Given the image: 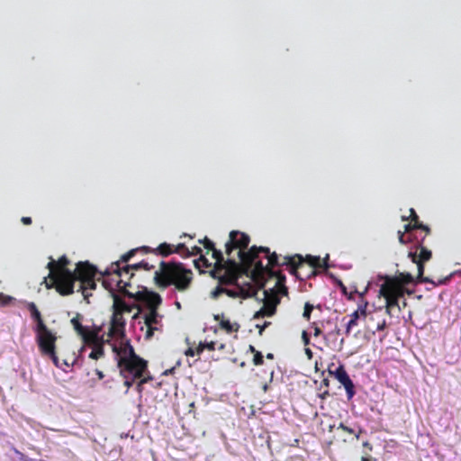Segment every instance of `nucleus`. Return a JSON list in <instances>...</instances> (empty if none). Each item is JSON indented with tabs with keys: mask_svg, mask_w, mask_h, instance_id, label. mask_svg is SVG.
<instances>
[{
	"mask_svg": "<svg viewBox=\"0 0 461 461\" xmlns=\"http://www.w3.org/2000/svg\"><path fill=\"white\" fill-rule=\"evenodd\" d=\"M250 242V238L248 234L239 230H231L230 232V240L225 244V252L229 256V263L232 267H237L238 262L235 257H231L233 251L239 249L236 253L238 259L248 268H254L256 270L263 271L266 266L263 264V259L260 257L261 253L265 254L267 258L268 264L274 266H287L291 268L303 267L304 258L300 254L294 256H286L284 258V262L279 261V256L276 253L270 252L267 247L252 246L250 249L244 250L248 248Z\"/></svg>",
	"mask_w": 461,
	"mask_h": 461,
	"instance_id": "obj_1",
	"label": "nucleus"
},
{
	"mask_svg": "<svg viewBox=\"0 0 461 461\" xmlns=\"http://www.w3.org/2000/svg\"><path fill=\"white\" fill-rule=\"evenodd\" d=\"M68 264V258L63 255L59 258L58 263L50 258V262L47 265V267L50 270V275L53 276L56 282L57 292L63 296L72 294L75 291V282L79 281L80 287L78 291L82 292L85 300L89 303L88 297L91 294L87 291L95 290L97 286L96 276L104 275L95 265L88 261L78 262L75 271L67 267Z\"/></svg>",
	"mask_w": 461,
	"mask_h": 461,
	"instance_id": "obj_2",
	"label": "nucleus"
},
{
	"mask_svg": "<svg viewBox=\"0 0 461 461\" xmlns=\"http://www.w3.org/2000/svg\"><path fill=\"white\" fill-rule=\"evenodd\" d=\"M411 215L409 217L402 215V220L407 221L410 217H413L411 222L404 224V230H398L399 241L402 244L409 242L416 243V248L409 252V258L412 262L417 264L418 276H421L424 272L423 262L428 261L432 255V252L421 245L426 235L429 233L430 230L428 226L423 225L418 220L414 209H410Z\"/></svg>",
	"mask_w": 461,
	"mask_h": 461,
	"instance_id": "obj_3",
	"label": "nucleus"
},
{
	"mask_svg": "<svg viewBox=\"0 0 461 461\" xmlns=\"http://www.w3.org/2000/svg\"><path fill=\"white\" fill-rule=\"evenodd\" d=\"M122 341L120 353L116 352L117 366L127 387L125 393H128L137 379L148 373V362L135 353L129 339L125 338Z\"/></svg>",
	"mask_w": 461,
	"mask_h": 461,
	"instance_id": "obj_4",
	"label": "nucleus"
},
{
	"mask_svg": "<svg viewBox=\"0 0 461 461\" xmlns=\"http://www.w3.org/2000/svg\"><path fill=\"white\" fill-rule=\"evenodd\" d=\"M192 270L185 267L183 263L173 261L169 264L160 262V273L156 272V283L163 287L174 285L179 291H185L192 282Z\"/></svg>",
	"mask_w": 461,
	"mask_h": 461,
	"instance_id": "obj_5",
	"label": "nucleus"
},
{
	"mask_svg": "<svg viewBox=\"0 0 461 461\" xmlns=\"http://www.w3.org/2000/svg\"><path fill=\"white\" fill-rule=\"evenodd\" d=\"M35 326L33 328L36 333V342L41 352L49 357L51 361L58 363V356L56 354L57 336L44 323L42 318L34 320Z\"/></svg>",
	"mask_w": 461,
	"mask_h": 461,
	"instance_id": "obj_6",
	"label": "nucleus"
},
{
	"mask_svg": "<svg viewBox=\"0 0 461 461\" xmlns=\"http://www.w3.org/2000/svg\"><path fill=\"white\" fill-rule=\"evenodd\" d=\"M106 273L108 274V276H105L103 279V286L105 290H107L110 293V295L113 299V308H115L117 304L122 303V306L125 309L126 312H131L133 308L136 306L130 305L129 303L122 302L120 298V295L117 292V288L120 290V294L123 296H125L123 290L127 289V286H130L131 284L129 282H123L122 279L120 280H114L113 278L110 277V274L113 273L115 274L111 267L106 269Z\"/></svg>",
	"mask_w": 461,
	"mask_h": 461,
	"instance_id": "obj_7",
	"label": "nucleus"
},
{
	"mask_svg": "<svg viewBox=\"0 0 461 461\" xmlns=\"http://www.w3.org/2000/svg\"><path fill=\"white\" fill-rule=\"evenodd\" d=\"M123 293L125 297L128 299L145 304L147 306V310H158V306L162 303V298L158 293L149 290L144 286H141V290L136 293L130 292L127 289H124Z\"/></svg>",
	"mask_w": 461,
	"mask_h": 461,
	"instance_id": "obj_8",
	"label": "nucleus"
},
{
	"mask_svg": "<svg viewBox=\"0 0 461 461\" xmlns=\"http://www.w3.org/2000/svg\"><path fill=\"white\" fill-rule=\"evenodd\" d=\"M224 294L231 298H255L258 303L265 301L267 291H264L263 297L258 296V290L250 282L240 283L237 279L233 281V287L224 289Z\"/></svg>",
	"mask_w": 461,
	"mask_h": 461,
	"instance_id": "obj_9",
	"label": "nucleus"
},
{
	"mask_svg": "<svg viewBox=\"0 0 461 461\" xmlns=\"http://www.w3.org/2000/svg\"><path fill=\"white\" fill-rule=\"evenodd\" d=\"M334 366V363L330 365L328 368L329 374L335 379H337L343 385L347 393V398L348 401H350L356 394L355 384L353 380L350 378L349 375L348 374L343 364H339V366H337L333 370L332 366Z\"/></svg>",
	"mask_w": 461,
	"mask_h": 461,
	"instance_id": "obj_10",
	"label": "nucleus"
},
{
	"mask_svg": "<svg viewBox=\"0 0 461 461\" xmlns=\"http://www.w3.org/2000/svg\"><path fill=\"white\" fill-rule=\"evenodd\" d=\"M141 318L144 320V324L147 327H153L157 330H159L160 327H162L161 320H162L163 316L160 315L158 312V310H156V309L147 310L144 313H141L140 312L135 313L132 316L133 325H135L137 323V321H138L139 324H141V321H140Z\"/></svg>",
	"mask_w": 461,
	"mask_h": 461,
	"instance_id": "obj_11",
	"label": "nucleus"
},
{
	"mask_svg": "<svg viewBox=\"0 0 461 461\" xmlns=\"http://www.w3.org/2000/svg\"><path fill=\"white\" fill-rule=\"evenodd\" d=\"M126 321L122 317V312L114 311L111 317L110 326L108 328V337L113 336L120 339H124L126 337Z\"/></svg>",
	"mask_w": 461,
	"mask_h": 461,
	"instance_id": "obj_12",
	"label": "nucleus"
},
{
	"mask_svg": "<svg viewBox=\"0 0 461 461\" xmlns=\"http://www.w3.org/2000/svg\"><path fill=\"white\" fill-rule=\"evenodd\" d=\"M157 250L163 256H167L175 252L181 255L185 258H190V250L184 243H179L174 247L169 243L163 242L157 248Z\"/></svg>",
	"mask_w": 461,
	"mask_h": 461,
	"instance_id": "obj_13",
	"label": "nucleus"
},
{
	"mask_svg": "<svg viewBox=\"0 0 461 461\" xmlns=\"http://www.w3.org/2000/svg\"><path fill=\"white\" fill-rule=\"evenodd\" d=\"M111 268L115 273V275H117L119 277H122L124 275L130 274V270H149L153 268V266H149V264L147 261L142 260L136 264L127 265L123 268H121L120 262H114L111 265Z\"/></svg>",
	"mask_w": 461,
	"mask_h": 461,
	"instance_id": "obj_14",
	"label": "nucleus"
},
{
	"mask_svg": "<svg viewBox=\"0 0 461 461\" xmlns=\"http://www.w3.org/2000/svg\"><path fill=\"white\" fill-rule=\"evenodd\" d=\"M305 259L307 260V263L309 264V266L311 267H312L311 274L308 275L307 278H312V276H316L315 268L317 267L322 266L326 269L325 272L328 271V269L330 267H335L334 264L329 263V259H330L329 254H327L323 259H321L320 256H312V255H307L305 257Z\"/></svg>",
	"mask_w": 461,
	"mask_h": 461,
	"instance_id": "obj_15",
	"label": "nucleus"
},
{
	"mask_svg": "<svg viewBox=\"0 0 461 461\" xmlns=\"http://www.w3.org/2000/svg\"><path fill=\"white\" fill-rule=\"evenodd\" d=\"M214 319L220 321L219 324L221 328L226 330L228 333L237 331L240 328V325L237 322L232 323L230 320L225 319L223 314H216L214 315Z\"/></svg>",
	"mask_w": 461,
	"mask_h": 461,
	"instance_id": "obj_16",
	"label": "nucleus"
},
{
	"mask_svg": "<svg viewBox=\"0 0 461 461\" xmlns=\"http://www.w3.org/2000/svg\"><path fill=\"white\" fill-rule=\"evenodd\" d=\"M152 377L150 375H149L148 377H143V375H141L140 378H138L137 380H140L136 386H135V390L138 392L139 393V402H138V410L140 412L141 411V408H142V392H143V384L148 383L149 380H151Z\"/></svg>",
	"mask_w": 461,
	"mask_h": 461,
	"instance_id": "obj_17",
	"label": "nucleus"
},
{
	"mask_svg": "<svg viewBox=\"0 0 461 461\" xmlns=\"http://www.w3.org/2000/svg\"><path fill=\"white\" fill-rule=\"evenodd\" d=\"M325 276L332 282V284L341 292L343 295L348 296V288L339 278H338L333 273L330 271H326Z\"/></svg>",
	"mask_w": 461,
	"mask_h": 461,
	"instance_id": "obj_18",
	"label": "nucleus"
},
{
	"mask_svg": "<svg viewBox=\"0 0 461 461\" xmlns=\"http://www.w3.org/2000/svg\"><path fill=\"white\" fill-rule=\"evenodd\" d=\"M204 247L207 249H212V257L213 258L216 259L217 262L219 263H221L224 261V257H223V253L221 250L220 249H215L214 247V243L210 240L209 239L205 238L204 239Z\"/></svg>",
	"mask_w": 461,
	"mask_h": 461,
	"instance_id": "obj_19",
	"label": "nucleus"
},
{
	"mask_svg": "<svg viewBox=\"0 0 461 461\" xmlns=\"http://www.w3.org/2000/svg\"><path fill=\"white\" fill-rule=\"evenodd\" d=\"M349 321L346 324V334L348 335L350 333V330L353 327L357 325V322L360 319V313L359 311H355L352 314L349 316Z\"/></svg>",
	"mask_w": 461,
	"mask_h": 461,
	"instance_id": "obj_20",
	"label": "nucleus"
},
{
	"mask_svg": "<svg viewBox=\"0 0 461 461\" xmlns=\"http://www.w3.org/2000/svg\"><path fill=\"white\" fill-rule=\"evenodd\" d=\"M455 276H461V269L450 273L444 278H439L437 282L434 281V288H436L438 285H447L450 282V280Z\"/></svg>",
	"mask_w": 461,
	"mask_h": 461,
	"instance_id": "obj_21",
	"label": "nucleus"
},
{
	"mask_svg": "<svg viewBox=\"0 0 461 461\" xmlns=\"http://www.w3.org/2000/svg\"><path fill=\"white\" fill-rule=\"evenodd\" d=\"M27 310L30 312L33 321L41 318V314L34 303H27Z\"/></svg>",
	"mask_w": 461,
	"mask_h": 461,
	"instance_id": "obj_22",
	"label": "nucleus"
},
{
	"mask_svg": "<svg viewBox=\"0 0 461 461\" xmlns=\"http://www.w3.org/2000/svg\"><path fill=\"white\" fill-rule=\"evenodd\" d=\"M82 315L77 314L76 317L71 319V324L73 325L74 329L79 333L82 334L85 327L81 324Z\"/></svg>",
	"mask_w": 461,
	"mask_h": 461,
	"instance_id": "obj_23",
	"label": "nucleus"
},
{
	"mask_svg": "<svg viewBox=\"0 0 461 461\" xmlns=\"http://www.w3.org/2000/svg\"><path fill=\"white\" fill-rule=\"evenodd\" d=\"M14 301H15V298H14L13 296L0 293V305L8 306L11 303H13Z\"/></svg>",
	"mask_w": 461,
	"mask_h": 461,
	"instance_id": "obj_24",
	"label": "nucleus"
},
{
	"mask_svg": "<svg viewBox=\"0 0 461 461\" xmlns=\"http://www.w3.org/2000/svg\"><path fill=\"white\" fill-rule=\"evenodd\" d=\"M314 308H315V306L313 304H312L311 303H309V302L305 303L304 310H303V317L306 321H310L312 312L313 311Z\"/></svg>",
	"mask_w": 461,
	"mask_h": 461,
	"instance_id": "obj_25",
	"label": "nucleus"
},
{
	"mask_svg": "<svg viewBox=\"0 0 461 461\" xmlns=\"http://www.w3.org/2000/svg\"><path fill=\"white\" fill-rule=\"evenodd\" d=\"M339 429H342L343 430H345V431H347V432H348V433H350V434H355V436H356V438H359L360 434L363 432V429H358V432H357V433H356V431H355V429H352V428H350V427H348V426L345 425V424H344V423H342V422L339 424Z\"/></svg>",
	"mask_w": 461,
	"mask_h": 461,
	"instance_id": "obj_26",
	"label": "nucleus"
},
{
	"mask_svg": "<svg viewBox=\"0 0 461 461\" xmlns=\"http://www.w3.org/2000/svg\"><path fill=\"white\" fill-rule=\"evenodd\" d=\"M139 249H132L131 250H129L127 253L123 254L122 257H121V261L122 263H128L131 258L136 254V252L138 251Z\"/></svg>",
	"mask_w": 461,
	"mask_h": 461,
	"instance_id": "obj_27",
	"label": "nucleus"
},
{
	"mask_svg": "<svg viewBox=\"0 0 461 461\" xmlns=\"http://www.w3.org/2000/svg\"><path fill=\"white\" fill-rule=\"evenodd\" d=\"M104 354V348H95L93 349L90 353H89V357L92 358V359H98L100 358L101 357H103Z\"/></svg>",
	"mask_w": 461,
	"mask_h": 461,
	"instance_id": "obj_28",
	"label": "nucleus"
},
{
	"mask_svg": "<svg viewBox=\"0 0 461 461\" xmlns=\"http://www.w3.org/2000/svg\"><path fill=\"white\" fill-rule=\"evenodd\" d=\"M52 363L55 365V366H57L58 368L62 369L65 372H68L67 368H68L70 366V364L67 360L59 361V358H58V363L57 364L55 362H53V361H52Z\"/></svg>",
	"mask_w": 461,
	"mask_h": 461,
	"instance_id": "obj_29",
	"label": "nucleus"
},
{
	"mask_svg": "<svg viewBox=\"0 0 461 461\" xmlns=\"http://www.w3.org/2000/svg\"><path fill=\"white\" fill-rule=\"evenodd\" d=\"M276 312V305L271 304V305H266V316L267 317H272Z\"/></svg>",
	"mask_w": 461,
	"mask_h": 461,
	"instance_id": "obj_30",
	"label": "nucleus"
},
{
	"mask_svg": "<svg viewBox=\"0 0 461 461\" xmlns=\"http://www.w3.org/2000/svg\"><path fill=\"white\" fill-rule=\"evenodd\" d=\"M267 317L266 316V305L262 306L258 311H257L254 315V320H259L261 318Z\"/></svg>",
	"mask_w": 461,
	"mask_h": 461,
	"instance_id": "obj_31",
	"label": "nucleus"
},
{
	"mask_svg": "<svg viewBox=\"0 0 461 461\" xmlns=\"http://www.w3.org/2000/svg\"><path fill=\"white\" fill-rule=\"evenodd\" d=\"M254 364L257 366L262 365L264 362L263 355L260 351H256L253 358Z\"/></svg>",
	"mask_w": 461,
	"mask_h": 461,
	"instance_id": "obj_32",
	"label": "nucleus"
},
{
	"mask_svg": "<svg viewBox=\"0 0 461 461\" xmlns=\"http://www.w3.org/2000/svg\"><path fill=\"white\" fill-rule=\"evenodd\" d=\"M221 294H224V289L221 288L220 286H217L211 292V297L212 299H217Z\"/></svg>",
	"mask_w": 461,
	"mask_h": 461,
	"instance_id": "obj_33",
	"label": "nucleus"
},
{
	"mask_svg": "<svg viewBox=\"0 0 461 461\" xmlns=\"http://www.w3.org/2000/svg\"><path fill=\"white\" fill-rule=\"evenodd\" d=\"M203 346H202V351L203 350V348H207L208 350L210 351H212L215 349V347H216V342L214 341H210V342H207L205 341L204 343H201Z\"/></svg>",
	"mask_w": 461,
	"mask_h": 461,
	"instance_id": "obj_34",
	"label": "nucleus"
},
{
	"mask_svg": "<svg viewBox=\"0 0 461 461\" xmlns=\"http://www.w3.org/2000/svg\"><path fill=\"white\" fill-rule=\"evenodd\" d=\"M202 344H200V346L196 348V349H194L192 348H188L185 352V355L186 356H195L196 354H200L202 352Z\"/></svg>",
	"mask_w": 461,
	"mask_h": 461,
	"instance_id": "obj_35",
	"label": "nucleus"
},
{
	"mask_svg": "<svg viewBox=\"0 0 461 461\" xmlns=\"http://www.w3.org/2000/svg\"><path fill=\"white\" fill-rule=\"evenodd\" d=\"M302 339H303L304 346H308L310 344V340H311V333H309L306 330H303L302 333Z\"/></svg>",
	"mask_w": 461,
	"mask_h": 461,
	"instance_id": "obj_36",
	"label": "nucleus"
},
{
	"mask_svg": "<svg viewBox=\"0 0 461 461\" xmlns=\"http://www.w3.org/2000/svg\"><path fill=\"white\" fill-rule=\"evenodd\" d=\"M203 253V249L198 246H194L192 250H190V257L192 256H201Z\"/></svg>",
	"mask_w": 461,
	"mask_h": 461,
	"instance_id": "obj_37",
	"label": "nucleus"
},
{
	"mask_svg": "<svg viewBox=\"0 0 461 461\" xmlns=\"http://www.w3.org/2000/svg\"><path fill=\"white\" fill-rule=\"evenodd\" d=\"M83 361H84V359L81 356H77V357H75L71 366H81L83 364Z\"/></svg>",
	"mask_w": 461,
	"mask_h": 461,
	"instance_id": "obj_38",
	"label": "nucleus"
},
{
	"mask_svg": "<svg viewBox=\"0 0 461 461\" xmlns=\"http://www.w3.org/2000/svg\"><path fill=\"white\" fill-rule=\"evenodd\" d=\"M270 325H271V322H270V321H264V323H263V324H261V325H260V324H257V325H256V327H257L258 329H259V334L261 335V334H262V332H263V330H264L266 328H267L268 326H270Z\"/></svg>",
	"mask_w": 461,
	"mask_h": 461,
	"instance_id": "obj_39",
	"label": "nucleus"
},
{
	"mask_svg": "<svg viewBox=\"0 0 461 461\" xmlns=\"http://www.w3.org/2000/svg\"><path fill=\"white\" fill-rule=\"evenodd\" d=\"M14 454L16 455V456L18 457V459L20 461H23L25 460L26 458V455H24L23 453H22L20 450H18L17 448L14 447Z\"/></svg>",
	"mask_w": 461,
	"mask_h": 461,
	"instance_id": "obj_40",
	"label": "nucleus"
},
{
	"mask_svg": "<svg viewBox=\"0 0 461 461\" xmlns=\"http://www.w3.org/2000/svg\"><path fill=\"white\" fill-rule=\"evenodd\" d=\"M154 330H157L154 329L153 327H148L147 332L145 334V339H150L154 335Z\"/></svg>",
	"mask_w": 461,
	"mask_h": 461,
	"instance_id": "obj_41",
	"label": "nucleus"
},
{
	"mask_svg": "<svg viewBox=\"0 0 461 461\" xmlns=\"http://www.w3.org/2000/svg\"><path fill=\"white\" fill-rule=\"evenodd\" d=\"M357 311H359L360 317L361 316L366 317V304L359 305L358 309Z\"/></svg>",
	"mask_w": 461,
	"mask_h": 461,
	"instance_id": "obj_42",
	"label": "nucleus"
},
{
	"mask_svg": "<svg viewBox=\"0 0 461 461\" xmlns=\"http://www.w3.org/2000/svg\"><path fill=\"white\" fill-rule=\"evenodd\" d=\"M21 221H22L24 225H30V224H32V218H31V217L23 216V217H22Z\"/></svg>",
	"mask_w": 461,
	"mask_h": 461,
	"instance_id": "obj_43",
	"label": "nucleus"
},
{
	"mask_svg": "<svg viewBox=\"0 0 461 461\" xmlns=\"http://www.w3.org/2000/svg\"><path fill=\"white\" fill-rule=\"evenodd\" d=\"M314 327V336L318 337L322 334L321 330L316 325V322L312 324Z\"/></svg>",
	"mask_w": 461,
	"mask_h": 461,
	"instance_id": "obj_44",
	"label": "nucleus"
},
{
	"mask_svg": "<svg viewBox=\"0 0 461 461\" xmlns=\"http://www.w3.org/2000/svg\"><path fill=\"white\" fill-rule=\"evenodd\" d=\"M386 328V322L384 320L382 322H379L376 327L377 331H382Z\"/></svg>",
	"mask_w": 461,
	"mask_h": 461,
	"instance_id": "obj_45",
	"label": "nucleus"
},
{
	"mask_svg": "<svg viewBox=\"0 0 461 461\" xmlns=\"http://www.w3.org/2000/svg\"><path fill=\"white\" fill-rule=\"evenodd\" d=\"M330 395V393L328 390H325L324 392H322L321 393H319L318 394V397L321 398V400H325L328 396Z\"/></svg>",
	"mask_w": 461,
	"mask_h": 461,
	"instance_id": "obj_46",
	"label": "nucleus"
},
{
	"mask_svg": "<svg viewBox=\"0 0 461 461\" xmlns=\"http://www.w3.org/2000/svg\"><path fill=\"white\" fill-rule=\"evenodd\" d=\"M304 352H305V355L307 356V357H308L309 359H312V357H313V353H312V351L311 350V348H304Z\"/></svg>",
	"mask_w": 461,
	"mask_h": 461,
	"instance_id": "obj_47",
	"label": "nucleus"
},
{
	"mask_svg": "<svg viewBox=\"0 0 461 461\" xmlns=\"http://www.w3.org/2000/svg\"><path fill=\"white\" fill-rule=\"evenodd\" d=\"M322 386H325V387H329L330 386V380L328 378H324L321 383V387Z\"/></svg>",
	"mask_w": 461,
	"mask_h": 461,
	"instance_id": "obj_48",
	"label": "nucleus"
},
{
	"mask_svg": "<svg viewBox=\"0 0 461 461\" xmlns=\"http://www.w3.org/2000/svg\"><path fill=\"white\" fill-rule=\"evenodd\" d=\"M95 373H96V375H98V378H99V379H103V378H104V374H103V372H102V371H100V370H98V369H95Z\"/></svg>",
	"mask_w": 461,
	"mask_h": 461,
	"instance_id": "obj_49",
	"label": "nucleus"
},
{
	"mask_svg": "<svg viewBox=\"0 0 461 461\" xmlns=\"http://www.w3.org/2000/svg\"><path fill=\"white\" fill-rule=\"evenodd\" d=\"M434 456L438 457V461H444L442 459L443 456L441 455H439L438 452L434 451Z\"/></svg>",
	"mask_w": 461,
	"mask_h": 461,
	"instance_id": "obj_50",
	"label": "nucleus"
},
{
	"mask_svg": "<svg viewBox=\"0 0 461 461\" xmlns=\"http://www.w3.org/2000/svg\"><path fill=\"white\" fill-rule=\"evenodd\" d=\"M331 333H335V334H339L340 333V330L338 328L337 325H335L334 330Z\"/></svg>",
	"mask_w": 461,
	"mask_h": 461,
	"instance_id": "obj_51",
	"label": "nucleus"
},
{
	"mask_svg": "<svg viewBox=\"0 0 461 461\" xmlns=\"http://www.w3.org/2000/svg\"><path fill=\"white\" fill-rule=\"evenodd\" d=\"M262 389H263V391H264V392H267V391H268V389H269V385H268L267 384H265L263 385Z\"/></svg>",
	"mask_w": 461,
	"mask_h": 461,
	"instance_id": "obj_52",
	"label": "nucleus"
},
{
	"mask_svg": "<svg viewBox=\"0 0 461 461\" xmlns=\"http://www.w3.org/2000/svg\"><path fill=\"white\" fill-rule=\"evenodd\" d=\"M446 294H446L445 292H441V293H439V294H438V298H439L440 300H443V299H444V295H446Z\"/></svg>",
	"mask_w": 461,
	"mask_h": 461,
	"instance_id": "obj_53",
	"label": "nucleus"
},
{
	"mask_svg": "<svg viewBox=\"0 0 461 461\" xmlns=\"http://www.w3.org/2000/svg\"><path fill=\"white\" fill-rule=\"evenodd\" d=\"M175 305L176 306V308H177L178 310H180V309H181V303H180L178 301H176V302H175Z\"/></svg>",
	"mask_w": 461,
	"mask_h": 461,
	"instance_id": "obj_54",
	"label": "nucleus"
},
{
	"mask_svg": "<svg viewBox=\"0 0 461 461\" xmlns=\"http://www.w3.org/2000/svg\"><path fill=\"white\" fill-rule=\"evenodd\" d=\"M363 446L366 447H369L370 449L372 448L371 447V445L369 444V442L366 441L363 443Z\"/></svg>",
	"mask_w": 461,
	"mask_h": 461,
	"instance_id": "obj_55",
	"label": "nucleus"
},
{
	"mask_svg": "<svg viewBox=\"0 0 461 461\" xmlns=\"http://www.w3.org/2000/svg\"><path fill=\"white\" fill-rule=\"evenodd\" d=\"M267 357L269 358V359H273L274 358V355L272 353H268L267 355Z\"/></svg>",
	"mask_w": 461,
	"mask_h": 461,
	"instance_id": "obj_56",
	"label": "nucleus"
},
{
	"mask_svg": "<svg viewBox=\"0 0 461 461\" xmlns=\"http://www.w3.org/2000/svg\"><path fill=\"white\" fill-rule=\"evenodd\" d=\"M424 281L427 282V283H432V279L429 278V277L424 278Z\"/></svg>",
	"mask_w": 461,
	"mask_h": 461,
	"instance_id": "obj_57",
	"label": "nucleus"
},
{
	"mask_svg": "<svg viewBox=\"0 0 461 461\" xmlns=\"http://www.w3.org/2000/svg\"><path fill=\"white\" fill-rule=\"evenodd\" d=\"M385 288L384 287V285L381 286L380 288V294H382L384 292Z\"/></svg>",
	"mask_w": 461,
	"mask_h": 461,
	"instance_id": "obj_58",
	"label": "nucleus"
},
{
	"mask_svg": "<svg viewBox=\"0 0 461 461\" xmlns=\"http://www.w3.org/2000/svg\"><path fill=\"white\" fill-rule=\"evenodd\" d=\"M249 349L254 353L257 351L253 346H249Z\"/></svg>",
	"mask_w": 461,
	"mask_h": 461,
	"instance_id": "obj_59",
	"label": "nucleus"
},
{
	"mask_svg": "<svg viewBox=\"0 0 461 461\" xmlns=\"http://www.w3.org/2000/svg\"><path fill=\"white\" fill-rule=\"evenodd\" d=\"M141 249H145V250H150V248L149 247H146V246H143Z\"/></svg>",
	"mask_w": 461,
	"mask_h": 461,
	"instance_id": "obj_60",
	"label": "nucleus"
},
{
	"mask_svg": "<svg viewBox=\"0 0 461 461\" xmlns=\"http://www.w3.org/2000/svg\"><path fill=\"white\" fill-rule=\"evenodd\" d=\"M407 276H408V278H409L410 280H412V279H413V277H412V276H411V274H407Z\"/></svg>",
	"mask_w": 461,
	"mask_h": 461,
	"instance_id": "obj_61",
	"label": "nucleus"
},
{
	"mask_svg": "<svg viewBox=\"0 0 461 461\" xmlns=\"http://www.w3.org/2000/svg\"><path fill=\"white\" fill-rule=\"evenodd\" d=\"M128 436H129V434H128V433H126V434H122V435H121V437H122V438H127Z\"/></svg>",
	"mask_w": 461,
	"mask_h": 461,
	"instance_id": "obj_62",
	"label": "nucleus"
},
{
	"mask_svg": "<svg viewBox=\"0 0 461 461\" xmlns=\"http://www.w3.org/2000/svg\"><path fill=\"white\" fill-rule=\"evenodd\" d=\"M326 323H327V324H332V321H331V320H328V321H326Z\"/></svg>",
	"mask_w": 461,
	"mask_h": 461,
	"instance_id": "obj_63",
	"label": "nucleus"
},
{
	"mask_svg": "<svg viewBox=\"0 0 461 461\" xmlns=\"http://www.w3.org/2000/svg\"><path fill=\"white\" fill-rule=\"evenodd\" d=\"M223 348H224V345H223V344H221V345L219 346V349H222Z\"/></svg>",
	"mask_w": 461,
	"mask_h": 461,
	"instance_id": "obj_64",
	"label": "nucleus"
}]
</instances>
